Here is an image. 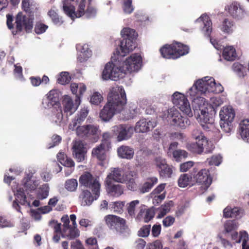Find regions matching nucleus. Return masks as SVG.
Returning <instances> with one entry per match:
<instances>
[{
    "mask_svg": "<svg viewBox=\"0 0 249 249\" xmlns=\"http://www.w3.org/2000/svg\"><path fill=\"white\" fill-rule=\"evenodd\" d=\"M142 58L138 54H133L123 63V66H117L112 62H109L105 66L102 72L104 80L117 81L122 78L127 72L138 71L141 67Z\"/></svg>",
    "mask_w": 249,
    "mask_h": 249,
    "instance_id": "1",
    "label": "nucleus"
},
{
    "mask_svg": "<svg viewBox=\"0 0 249 249\" xmlns=\"http://www.w3.org/2000/svg\"><path fill=\"white\" fill-rule=\"evenodd\" d=\"M126 97L123 86L112 87L107 96V103L100 113V117L105 121H109L116 112L122 111L126 104Z\"/></svg>",
    "mask_w": 249,
    "mask_h": 249,
    "instance_id": "2",
    "label": "nucleus"
},
{
    "mask_svg": "<svg viewBox=\"0 0 249 249\" xmlns=\"http://www.w3.org/2000/svg\"><path fill=\"white\" fill-rule=\"evenodd\" d=\"M223 91L221 84H216L213 77H205L198 80L190 89L188 94L193 102L196 104L199 107L204 105L206 99L200 96L202 94L209 93H219Z\"/></svg>",
    "mask_w": 249,
    "mask_h": 249,
    "instance_id": "3",
    "label": "nucleus"
},
{
    "mask_svg": "<svg viewBox=\"0 0 249 249\" xmlns=\"http://www.w3.org/2000/svg\"><path fill=\"white\" fill-rule=\"evenodd\" d=\"M22 8L29 14V17L24 15L21 12L17 14L15 21L16 30L12 32L13 35L22 32L23 28L26 33H30L33 28V14L38 10L37 3L34 0H22Z\"/></svg>",
    "mask_w": 249,
    "mask_h": 249,
    "instance_id": "4",
    "label": "nucleus"
},
{
    "mask_svg": "<svg viewBox=\"0 0 249 249\" xmlns=\"http://www.w3.org/2000/svg\"><path fill=\"white\" fill-rule=\"evenodd\" d=\"M123 39L120 42L121 52L117 51L118 55L125 56L136 48L135 39L137 34L135 30L129 28H124L121 31Z\"/></svg>",
    "mask_w": 249,
    "mask_h": 249,
    "instance_id": "5",
    "label": "nucleus"
},
{
    "mask_svg": "<svg viewBox=\"0 0 249 249\" xmlns=\"http://www.w3.org/2000/svg\"><path fill=\"white\" fill-rule=\"evenodd\" d=\"M189 47L178 42L166 44L160 50L161 55L166 59H177L189 53Z\"/></svg>",
    "mask_w": 249,
    "mask_h": 249,
    "instance_id": "6",
    "label": "nucleus"
},
{
    "mask_svg": "<svg viewBox=\"0 0 249 249\" xmlns=\"http://www.w3.org/2000/svg\"><path fill=\"white\" fill-rule=\"evenodd\" d=\"M105 224L112 231L119 235L127 232L129 229L126 219L114 214H108L104 217Z\"/></svg>",
    "mask_w": 249,
    "mask_h": 249,
    "instance_id": "7",
    "label": "nucleus"
},
{
    "mask_svg": "<svg viewBox=\"0 0 249 249\" xmlns=\"http://www.w3.org/2000/svg\"><path fill=\"white\" fill-rule=\"evenodd\" d=\"M80 186L89 189L92 194H95V198H99L100 195L101 184L99 180L94 177L89 172H85L79 178Z\"/></svg>",
    "mask_w": 249,
    "mask_h": 249,
    "instance_id": "8",
    "label": "nucleus"
},
{
    "mask_svg": "<svg viewBox=\"0 0 249 249\" xmlns=\"http://www.w3.org/2000/svg\"><path fill=\"white\" fill-rule=\"evenodd\" d=\"M192 175L194 183L204 185L205 190H207L212 183L213 178L208 169L204 168L198 170L197 168H194Z\"/></svg>",
    "mask_w": 249,
    "mask_h": 249,
    "instance_id": "9",
    "label": "nucleus"
},
{
    "mask_svg": "<svg viewBox=\"0 0 249 249\" xmlns=\"http://www.w3.org/2000/svg\"><path fill=\"white\" fill-rule=\"evenodd\" d=\"M172 102L184 114L189 117L193 116L189 102L184 94L178 92H175L173 95Z\"/></svg>",
    "mask_w": 249,
    "mask_h": 249,
    "instance_id": "10",
    "label": "nucleus"
},
{
    "mask_svg": "<svg viewBox=\"0 0 249 249\" xmlns=\"http://www.w3.org/2000/svg\"><path fill=\"white\" fill-rule=\"evenodd\" d=\"M111 130L115 135H117V141L121 142L129 139L133 133L134 128L125 124H120L112 127Z\"/></svg>",
    "mask_w": 249,
    "mask_h": 249,
    "instance_id": "11",
    "label": "nucleus"
},
{
    "mask_svg": "<svg viewBox=\"0 0 249 249\" xmlns=\"http://www.w3.org/2000/svg\"><path fill=\"white\" fill-rule=\"evenodd\" d=\"M209 143L208 144H204L201 141H197L196 142L188 144L187 147L189 151L194 153L200 154L205 149V153H210L212 152L214 147L212 144H211V147H209Z\"/></svg>",
    "mask_w": 249,
    "mask_h": 249,
    "instance_id": "12",
    "label": "nucleus"
},
{
    "mask_svg": "<svg viewBox=\"0 0 249 249\" xmlns=\"http://www.w3.org/2000/svg\"><path fill=\"white\" fill-rule=\"evenodd\" d=\"M155 162L156 166L159 168L160 177L164 178L171 177L173 173L172 168L166 163L164 159L160 157L157 158Z\"/></svg>",
    "mask_w": 249,
    "mask_h": 249,
    "instance_id": "13",
    "label": "nucleus"
},
{
    "mask_svg": "<svg viewBox=\"0 0 249 249\" xmlns=\"http://www.w3.org/2000/svg\"><path fill=\"white\" fill-rule=\"evenodd\" d=\"M16 199L13 202V207L18 212L21 213L20 203L22 205H30V202L27 200V196L25 194L24 190L22 188H19L15 193Z\"/></svg>",
    "mask_w": 249,
    "mask_h": 249,
    "instance_id": "14",
    "label": "nucleus"
},
{
    "mask_svg": "<svg viewBox=\"0 0 249 249\" xmlns=\"http://www.w3.org/2000/svg\"><path fill=\"white\" fill-rule=\"evenodd\" d=\"M99 126L91 124L78 126L76 128V134L78 136L88 137L96 135L98 131Z\"/></svg>",
    "mask_w": 249,
    "mask_h": 249,
    "instance_id": "15",
    "label": "nucleus"
},
{
    "mask_svg": "<svg viewBox=\"0 0 249 249\" xmlns=\"http://www.w3.org/2000/svg\"><path fill=\"white\" fill-rule=\"evenodd\" d=\"M155 215L154 207L141 208L136 217V220L148 223L153 219Z\"/></svg>",
    "mask_w": 249,
    "mask_h": 249,
    "instance_id": "16",
    "label": "nucleus"
},
{
    "mask_svg": "<svg viewBox=\"0 0 249 249\" xmlns=\"http://www.w3.org/2000/svg\"><path fill=\"white\" fill-rule=\"evenodd\" d=\"M157 125L154 121H147L145 118L140 119L137 123L135 127V130L136 132L144 133L150 131Z\"/></svg>",
    "mask_w": 249,
    "mask_h": 249,
    "instance_id": "17",
    "label": "nucleus"
},
{
    "mask_svg": "<svg viewBox=\"0 0 249 249\" xmlns=\"http://www.w3.org/2000/svg\"><path fill=\"white\" fill-rule=\"evenodd\" d=\"M72 149V154L77 161L81 162L85 160L87 151L81 141L75 142Z\"/></svg>",
    "mask_w": 249,
    "mask_h": 249,
    "instance_id": "18",
    "label": "nucleus"
},
{
    "mask_svg": "<svg viewBox=\"0 0 249 249\" xmlns=\"http://www.w3.org/2000/svg\"><path fill=\"white\" fill-rule=\"evenodd\" d=\"M58 102V94L56 90H50L47 94V97L43 99L42 104L47 108H51Z\"/></svg>",
    "mask_w": 249,
    "mask_h": 249,
    "instance_id": "19",
    "label": "nucleus"
},
{
    "mask_svg": "<svg viewBox=\"0 0 249 249\" xmlns=\"http://www.w3.org/2000/svg\"><path fill=\"white\" fill-rule=\"evenodd\" d=\"M228 12L233 18L238 19L243 18L245 14L243 8L236 2H232L229 6Z\"/></svg>",
    "mask_w": 249,
    "mask_h": 249,
    "instance_id": "20",
    "label": "nucleus"
},
{
    "mask_svg": "<svg viewBox=\"0 0 249 249\" xmlns=\"http://www.w3.org/2000/svg\"><path fill=\"white\" fill-rule=\"evenodd\" d=\"M88 113L89 110L87 108L84 107L82 108L79 113L70 124L69 128L72 130L76 129L77 127L79 126L78 125L81 124L85 120Z\"/></svg>",
    "mask_w": 249,
    "mask_h": 249,
    "instance_id": "21",
    "label": "nucleus"
},
{
    "mask_svg": "<svg viewBox=\"0 0 249 249\" xmlns=\"http://www.w3.org/2000/svg\"><path fill=\"white\" fill-rule=\"evenodd\" d=\"M87 190H83L79 196V199L81 201L82 205L83 206H89L94 200H97L98 198H95V194H92Z\"/></svg>",
    "mask_w": 249,
    "mask_h": 249,
    "instance_id": "22",
    "label": "nucleus"
},
{
    "mask_svg": "<svg viewBox=\"0 0 249 249\" xmlns=\"http://www.w3.org/2000/svg\"><path fill=\"white\" fill-rule=\"evenodd\" d=\"M105 185L107 192L113 196H119L123 193L124 189L120 184H113L110 181H105Z\"/></svg>",
    "mask_w": 249,
    "mask_h": 249,
    "instance_id": "23",
    "label": "nucleus"
},
{
    "mask_svg": "<svg viewBox=\"0 0 249 249\" xmlns=\"http://www.w3.org/2000/svg\"><path fill=\"white\" fill-rule=\"evenodd\" d=\"M235 115L234 110L231 106L223 107L219 112L220 120L225 121H233Z\"/></svg>",
    "mask_w": 249,
    "mask_h": 249,
    "instance_id": "24",
    "label": "nucleus"
},
{
    "mask_svg": "<svg viewBox=\"0 0 249 249\" xmlns=\"http://www.w3.org/2000/svg\"><path fill=\"white\" fill-rule=\"evenodd\" d=\"M198 21H202L203 24V31L205 36L210 37L212 32V22L210 17L205 14L202 15L197 19Z\"/></svg>",
    "mask_w": 249,
    "mask_h": 249,
    "instance_id": "25",
    "label": "nucleus"
},
{
    "mask_svg": "<svg viewBox=\"0 0 249 249\" xmlns=\"http://www.w3.org/2000/svg\"><path fill=\"white\" fill-rule=\"evenodd\" d=\"M109 148L99 144L92 150V156L101 161H104L107 157L106 151L109 150Z\"/></svg>",
    "mask_w": 249,
    "mask_h": 249,
    "instance_id": "26",
    "label": "nucleus"
},
{
    "mask_svg": "<svg viewBox=\"0 0 249 249\" xmlns=\"http://www.w3.org/2000/svg\"><path fill=\"white\" fill-rule=\"evenodd\" d=\"M178 185L180 187H185L188 185L193 186L195 185L194 183V178L192 175V171L190 174H181L178 179Z\"/></svg>",
    "mask_w": 249,
    "mask_h": 249,
    "instance_id": "27",
    "label": "nucleus"
},
{
    "mask_svg": "<svg viewBox=\"0 0 249 249\" xmlns=\"http://www.w3.org/2000/svg\"><path fill=\"white\" fill-rule=\"evenodd\" d=\"M79 233V230L76 226L72 227L70 226L62 229V237L63 238L73 239L78 237L80 235Z\"/></svg>",
    "mask_w": 249,
    "mask_h": 249,
    "instance_id": "28",
    "label": "nucleus"
},
{
    "mask_svg": "<svg viewBox=\"0 0 249 249\" xmlns=\"http://www.w3.org/2000/svg\"><path fill=\"white\" fill-rule=\"evenodd\" d=\"M220 30L225 34H231L235 28L234 22L228 18H225L221 22L219 26Z\"/></svg>",
    "mask_w": 249,
    "mask_h": 249,
    "instance_id": "29",
    "label": "nucleus"
},
{
    "mask_svg": "<svg viewBox=\"0 0 249 249\" xmlns=\"http://www.w3.org/2000/svg\"><path fill=\"white\" fill-rule=\"evenodd\" d=\"M118 155L123 159H131L134 156V150L128 146L122 145L117 149Z\"/></svg>",
    "mask_w": 249,
    "mask_h": 249,
    "instance_id": "30",
    "label": "nucleus"
},
{
    "mask_svg": "<svg viewBox=\"0 0 249 249\" xmlns=\"http://www.w3.org/2000/svg\"><path fill=\"white\" fill-rule=\"evenodd\" d=\"M239 132L244 140H249V119L243 120L239 124Z\"/></svg>",
    "mask_w": 249,
    "mask_h": 249,
    "instance_id": "31",
    "label": "nucleus"
},
{
    "mask_svg": "<svg viewBox=\"0 0 249 249\" xmlns=\"http://www.w3.org/2000/svg\"><path fill=\"white\" fill-rule=\"evenodd\" d=\"M123 179L121 169L119 168H113L111 169V172L107 175L106 181L112 182L114 180L121 182Z\"/></svg>",
    "mask_w": 249,
    "mask_h": 249,
    "instance_id": "32",
    "label": "nucleus"
},
{
    "mask_svg": "<svg viewBox=\"0 0 249 249\" xmlns=\"http://www.w3.org/2000/svg\"><path fill=\"white\" fill-rule=\"evenodd\" d=\"M222 55L227 61H234L237 57L235 49L233 46L225 47L223 50Z\"/></svg>",
    "mask_w": 249,
    "mask_h": 249,
    "instance_id": "33",
    "label": "nucleus"
},
{
    "mask_svg": "<svg viewBox=\"0 0 249 249\" xmlns=\"http://www.w3.org/2000/svg\"><path fill=\"white\" fill-rule=\"evenodd\" d=\"M31 178V176L28 175L22 180L24 188L27 191L31 192L36 190L39 184L37 180H32Z\"/></svg>",
    "mask_w": 249,
    "mask_h": 249,
    "instance_id": "34",
    "label": "nucleus"
},
{
    "mask_svg": "<svg viewBox=\"0 0 249 249\" xmlns=\"http://www.w3.org/2000/svg\"><path fill=\"white\" fill-rule=\"evenodd\" d=\"M158 178L155 177L146 178L145 182L140 188V191L142 193L149 192L153 186L158 183Z\"/></svg>",
    "mask_w": 249,
    "mask_h": 249,
    "instance_id": "35",
    "label": "nucleus"
},
{
    "mask_svg": "<svg viewBox=\"0 0 249 249\" xmlns=\"http://www.w3.org/2000/svg\"><path fill=\"white\" fill-rule=\"evenodd\" d=\"M64 111L67 115H71L77 109V106L75 107L71 99L66 98L63 100Z\"/></svg>",
    "mask_w": 249,
    "mask_h": 249,
    "instance_id": "36",
    "label": "nucleus"
},
{
    "mask_svg": "<svg viewBox=\"0 0 249 249\" xmlns=\"http://www.w3.org/2000/svg\"><path fill=\"white\" fill-rule=\"evenodd\" d=\"M168 118L170 119V122L172 124L175 125L180 117L182 116L179 111L176 109L171 108L168 110Z\"/></svg>",
    "mask_w": 249,
    "mask_h": 249,
    "instance_id": "37",
    "label": "nucleus"
},
{
    "mask_svg": "<svg viewBox=\"0 0 249 249\" xmlns=\"http://www.w3.org/2000/svg\"><path fill=\"white\" fill-rule=\"evenodd\" d=\"M49 187L48 184H44L41 185L37 191L36 196L40 199H44L49 195Z\"/></svg>",
    "mask_w": 249,
    "mask_h": 249,
    "instance_id": "38",
    "label": "nucleus"
},
{
    "mask_svg": "<svg viewBox=\"0 0 249 249\" xmlns=\"http://www.w3.org/2000/svg\"><path fill=\"white\" fill-rule=\"evenodd\" d=\"M124 201L112 202L109 204V209L114 212L118 213H122L123 212V208L124 206Z\"/></svg>",
    "mask_w": 249,
    "mask_h": 249,
    "instance_id": "39",
    "label": "nucleus"
},
{
    "mask_svg": "<svg viewBox=\"0 0 249 249\" xmlns=\"http://www.w3.org/2000/svg\"><path fill=\"white\" fill-rule=\"evenodd\" d=\"M126 119H133L139 114V109L135 104H130L128 111L126 110Z\"/></svg>",
    "mask_w": 249,
    "mask_h": 249,
    "instance_id": "40",
    "label": "nucleus"
},
{
    "mask_svg": "<svg viewBox=\"0 0 249 249\" xmlns=\"http://www.w3.org/2000/svg\"><path fill=\"white\" fill-rule=\"evenodd\" d=\"M192 136L196 141H200L203 142L204 144H208V141L207 138L203 135L202 131L197 128L195 129L192 132Z\"/></svg>",
    "mask_w": 249,
    "mask_h": 249,
    "instance_id": "41",
    "label": "nucleus"
},
{
    "mask_svg": "<svg viewBox=\"0 0 249 249\" xmlns=\"http://www.w3.org/2000/svg\"><path fill=\"white\" fill-rule=\"evenodd\" d=\"M78 186L77 181L76 179L71 178L68 179L65 183V187L69 191L74 192L76 191Z\"/></svg>",
    "mask_w": 249,
    "mask_h": 249,
    "instance_id": "42",
    "label": "nucleus"
},
{
    "mask_svg": "<svg viewBox=\"0 0 249 249\" xmlns=\"http://www.w3.org/2000/svg\"><path fill=\"white\" fill-rule=\"evenodd\" d=\"M233 121H227L224 120L220 121V125L221 129L226 133H230L232 130L233 126L232 122Z\"/></svg>",
    "mask_w": 249,
    "mask_h": 249,
    "instance_id": "43",
    "label": "nucleus"
},
{
    "mask_svg": "<svg viewBox=\"0 0 249 249\" xmlns=\"http://www.w3.org/2000/svg\"><path fill=\"white\" fill-rule=\"evenodd\" d=\"M71 80V77L68 72H62L57 78V82L61 85H65L69 83Z\"/></svg>",
    "mask_w": 249,
    "mask_h": 249,
    "instance_id": "44",
    "label": "nucleus"
},
{
    "mask_svg": "<svg viewBox=\"0 0 249 249\" xmlns=\"http://www.w3.org/2000/svg\"><path fill=\"white\" fill-rule=\"evenodd\" d=\"M63 8L65 13L71 19L76 18L75 8L74 6L64 4Z\"/></svg>",
    "mask_w": 249,
    "mask_h": 249,
    "instance_id": "45",
    "label": "nucleus"
},
{
    "mask_svg": "<svg viewBox=\"0 0 249 249\" xmlns=\"http://www.w3.org/2000/svg\"><path fill=\"white\" fill-rule=\"evenodd\" d=\"M248 240V233L245 231H241L238 242H242V249H249V245L247 244Z\"/></svg>",
    "mask_w": 249,
    "mask_h": 249,
    "instance_id": "46",
    "label": "nucleus"
},
{
    "mask_svg": "<svg viewBox=\"0 0 249 249\" xmlns=\"http://www.w3.org/2000/svg\"><path fill=\"white\" fill-rule=\"evenodd\" d=\"M86 0H81L76 11V17L80 18L85 15Z\"/></svg>",
    "mask_w": 249,
    "mask_h": 249,
    "instance_id": "47",
    "label": "nucleus"
},
{
    "mask_svg": "<svg viewBox=\"0 0 249 249\" xmlns=\"http://www.w3.org/2000/svg\"><path fill=\"white\" fill-rule=\"evenodd\" d=\"M173 157L176 161H180L182 158H186L188 157V153L184 150H175L173 152Z\"/></svg>",
    "mask_w": 249,
    "mask_h": 249,
    "instance_id": "48",
    "label": "nucleus"
},
{
    "mask_svg": "<svg viewBox=\"0 0 249 249\" xmlns=\"http://www.w3.org/2000/svg\"><path fill=\"white\" fill-rule=\"evenodd\" d=\"M123 9L124 12L125 14H130L132 13L134 10L132 5V0H124L123 3Z\"/></svg>",
    "mask_w": 249,
    "mask_h": 249,
    "instance_id": "49",
    "label": "nucleus"
},
{
    "mask_svg": "<svg viewBox=\"0 0 249 249\" xmlns=\"http://www.w3.org/2000/svg\"><path fill=\"white\" fill-rule=\"evenodd\" d=\"M140 201L138 200H133L128 203L127 207V211L128 214L132 217L135 216L136 206L138 205Z\"/></svg>",
    "mask_w": 249,
    "mask_h": 249,
    "instance_id": "50",
    "label": "nucleus"
},
{
    "mask_svg": "<svg viewBox=\"0 0 249 249\" xmlns=\"http://www.w3.org/2000/svg\"><path fill=\"white\" fill-rule=\"evenodd\" d=\"M111 136L109 132L104 133L102 135V142L100 144L110 148L111 147Z\"/></svg>",
    "mask_w": 249,
    "mask_h": 249,
    "instance_id": "51",
    "label": "nucleus"
},
{
    "mask_svg": "<svg viewBox=\"0 0 249 249\" xmlns=\"http://www.w3.org/2000/svg\"><path fill=\"white\" fill-rule=\"evenodd\" d=\"M48 15L51 18L53 23L55 24H60L62 21L61 19L59 17L58 14L53 10H50L48 13Z\"/></svg>",
    "mask_w": 249,
    "mask_h": 249,
    "instance_id": "52",
    "label": "nucleus"
},
{
    "mask_svg": "<svg viewBox=\"0 0 249 249\" xmlns=\"http://www.w3.org/2000/svg\"><path fill=\"white\" fill-rule=\"evenodd\" d=\"M150 225H146L143 226L138 231L139 236L143 237H147L150 233Z\"/></svg>",
    "mask_w": 249,
    "mask_h": 249,
    "instance_id": "53",
    "label": "nucleus"
},
{
    "mask_svg": "<svg viewBox=\"0 0 249 249\" xmlns=\"http://www.w3.org/2000/svg\"><path fill=\"white\" fill-rule=\"evenodd\" d=\"M171 205L169 203H165L161 206V209L157 218H161L164 216L170 211Z\"/></svg>",
    "mask_w": 249,
    "mask_h": 249,
    "instance_id": "54",
    "label": "nucleus"
},
{
    "mask_svg": "<svg viewBox=\"0 0 249 249\" xmlns=\"http://www.w3.org/2000/svg\"><path fill=\"white\" fill-rule=\"evenodd\" d=\"M207 161L209 165L218 166L222 161V158L219 156H213L211 158H208Z\"/></svg>",
    "mask_w": 249,
    "mask_h": 249,
    "instance_id": "55",
    "label": "nucleus"
},
{
    "mask_svg": "<svg viewBox=\"0 0 249 249\" xmlns=\"http://www.w3.org/2000/svg\"><path fill=\"white\" fill-rule=\"evenodd\" d=\"M103 98L102 95L98 92H95L93 93L90 98V103L94 105H98L103 100Z\"/></svg>",
    "mask_w": 249,
    "mask_h": 249,
    "instance_id": "56",
    "label": "nucleus"
},
{
    "mask_svg": "<svg viewBox=\"0 0 249 249\" xmlns=\"http://www.w3.org/2000/svg\"><path fill=\"white\" fill-rule=\"evenodd\" d=\"M237 228L234 220H228L224 224V229L226 232H230Z\"/></svg>",
    "mask_w": 249,
    "mask_h": 249,
    "instance_id": "57",
    "label": "nucleus"
},
{
    "mask_svg": "<svg viewBox=\"0 0 249 249\" xmlns=\"http://www.w3.org/2000/svg\"><path fill=\"white\" fill-rule=\"evenodd\" d=\"M48 27L47 25L40 22H37L35 26V32L36 34L39 35L44 33Z\"/></svg>",
    "mask_w": 249,
    "mask_h": 249,
    "instance_id": "58",
    "label": "nucleus"
},
{
    "mask_svg": "<svg viewBox=\"0 0 249 249\" xmlns=\"http://www.w3.org/2000/svg\"><path fill=\"white\" fill-rule=\"evenodd\" d=\"M194 162L192 161H188L180 164L179 169L180 172H186L189 171L191 168L194 165Z\"/></svg>",
    "mask_w": 249,
    "mask_h": 249,
    "instance_id": "59",
    "label": "nucleus"
},
{
    "mask_svg": "<svg viewBox=\"0 0 249 249\" xmlns=\"http://www.w3.org/2000/svg\"><path fill=\"white\" fill-rule=\"evenodd\" d=\"M178 122L174 125L178 126L181 128H183L186 127L187 125L189 124L190 121L186 117L182 116L180 117V119L177 121Z\"/></svg>",
    "mask_w": 249,
    "mask_h": 249,
    "instance_id": "60",
    "label": "nucleus"
},
{
    "mask_svg": "<svg viewBox=\"0 0 249 249\" xmlns=\"http://www.w3.org/2000/svg\"><path fill=\"white\" fill-rule=\"evenodd\" d=\"M90 53L88 51L85 52H81L78 55L77 61L80 63L85 62L89 57Z\"/></svg>",
    "mask_w": 249,
    "mask_h": 249,
    "instance_id": "61",
    "label": "nucleus"
},
{
    "mask_svg": "<svg viewBox=\"0 0 249 249\" xmlns=\"http://www.w3.org/2000/svg\"><path fill=\"white\" fill-rule=\"evenodd\" d=\"M14 226L13 223L7 219L5 217L0 216V227L1 228L11 227Z\"/></svg>",
    "mask_w": 249,
    "mask_h": 249,
    "instance_id": "62",
    "label": "nucleus"
},
{
    "mask_svg": "<svg viewBox=\"0 0 249 249\" xmlns=\"http://www.w3.org/2000/svg\"><path fill=\"white\" fill-rule=\"evenodd\" d=\"M175 221V217L172 216H168L163 219L162 224L164 227H168L173 225Z\"/></svg>",
    "mask_w": 249,
    "mask_h": 249,
    "instance_id": "63",
    "label": "nucleus"
},
{
    "mask_svg": "<svg viewBox=\"0 0 249 249\" xmlns=\"http://www.w3.org/2000/svg\"><path fill=\"white\" fill-rule=\"evenodd\" d=\"M71 249H86L79 240L71 242Z\"/></svg>",
    "mask_w": 249,
    "mask_h": 249,
    "instance_id": "64",
    "label": "nucleus"
}]
</instances>
